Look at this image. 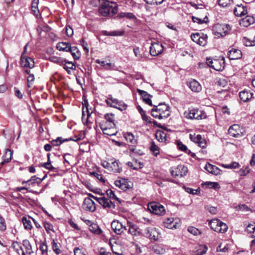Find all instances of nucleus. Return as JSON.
<instances>
[{
    "label": "nucleus",
    "instance_id": "1",
    "mask_svg": "<svg viewBox=\"0 0 255 255\" xmlns=\"http://www.w3.org/2000/svg\"><path fill=\"white\" fill-rule=\"evenodd\" d=\"M102 5L98 8V11L101 16L111 17L118 12V5L116 2L107 0L102 1Z\"/></svg>",
    "mask_w": 255,
    "mask_h": 255
},
{
    "label": "nucleus",
    "instance_id": "2",
    "mask_svg": "<svg viewBox=\"0 0 255 255\" xmlns=\"http://www.w3.org/2000/svg\"><path fill=\"white\" fill-rule=\"evenodd\" d=\"M169 109V106L164 103H160L157 106H154L151 114L153 117L158 119L167 118L170 115Z\"/></svg>",
    "mask_w": 255,
    "mask_h": 255
},
{
    "label": "nucleus",
    "instance_id": "3",
    "mask_svg": "<svg viewBox=\"0 0 255 255\" xmlns=\"http://www.w3.org/2000/svg\"><path fill=\"white\" fill-rule=\"evenodd\" d=\"M185 118L189 119L202 120L206 118V113L197 109H189L184 113Z\"/></svg>",
    "mask_w": 255,
    "mask_h": 255
},
{
    "label": "nucleus",
    "instance_id": "4",
    "mask_svg": "<svg viewBox=\"0 0 255 255\" xmlns=\"http://www.w3.org/2000/svg\"><path fill=\"white\" fill-rule=\"evenodd\" d=\"M80 139V137L78 135L75 136L74 137H70L68 138H63L61 137H58L56 139H53L51 141V144H46L44 148L46 151H50L52 149V145L58 146L64 142L69 141H77Z\"/></svg>",
    "mask_w": 255,
    "mask_h": 255
},
{
    "label": "nucleus",
    "instance_id": "5",
    "mask_svg": "<svg viewBox=\"0 0 255 255\" xmlns=\"http://www.w3.org/2000/svg\"><path fill=\"white\" fill-rule=\"evenodd\" d=\"M211 228L218 233H224L228 230V226L218 219L211 220L209 223Z\"/></svg>",
    "mask_w": 255,
    "mask_h": 255
},
{
    "label": "nucleus",
    "instance_id": "6",
    "mask_svg": "<svg viewBox=\"0 0 255 255\" xmlns=\"http://www.w3.org/2000/svg\"><path fill=\"white\" fill-rule=\"evenodd\" d=\"M231 26L228 24H217L214 27V33L217 37H223L228 34L231 30Z\"/></svg>",
    "mask_w": 255,
    "mask_h": 255
},
{
    "label": "nucleus",
    "instance_id": "7",
    "mask_svg": "<svg viewBox=\"0 0 255 255\" xmlns=\"http://www.w3.org/2000/svg\"><path fill=\"white\" fill-rule=\"evenodd\" d=\"M83 100L82 104L83 105L82 107V122L84 124H88L89 122V119L90 118L91 114L93 113V110L91 108H89V105L88 101L86 100L85 95L83 96Z\"/></svg>",
    "mask_w": 255,
    "mask_h": 255
},
{
    "label": "nucleus",
    "instance_id": "8",
    "mask_svg": "<svg viewBox=\"0 0 255 255\" xmlns=\"http://www.w3.org/2000/svg\"><path fill=\"white\" fill-rule=\"evenodd\" d=\"M143 236L154 241H158L161 237L158 229L150 227L144 229Z\"/></svg>",
    "mask_w": 255,
    "mask_h": 255
},
{
    "label": "nucleus",
    "instance_id": "9",
    "mask_svg": "<svg viewBox=\"0 0 255 255\" xmlns=\"http://www.w3.org/2000/svg\"><path fill=\"white\" fill-rule=\"evenodd\" d=\"M170 171L173 177H182L187 174L188 169L184 165L180 164L176 167H172Z\"/></svg>",
    "mask_w": 255,
    "mask_h": 255
},
{
    "label": "nucleus",
    "instance_id": "10",
    "mask_svg": "<svg viewBox=\"0 0 255 255\" xmlns=\"http://www.w3.org/2000/svg\"><path fill=\"white\" fill-rule=\"evenodd\" d=\"M147 207L150 212L154 214L162 215L165 213L164 207L158 202H152L149 203H148Z\"/></svg>",
    "mask_w": 255,
    "mask_h": 255
},
{
    "label": "nucleus",
    "instance_id": "11",
    "mask_svg": "<svg viewBox=\"0 0 255 255\" xmlns=\"http://www.w3.org/2000/svg\"><path fill=\"white\" fill-rule=\"evenodd\" d=\"M111 227L113 231L117 235H122L127 230V225L120 222L118 220H114L111 223Z\"/></svg>",
    "mask_w": 255,
    "mask_h": 255
},
{
    "label": "nucleus",
    "instance_id": "12",
    "mask_svg": "<svg viewBox=\"0 0 255 255\" xmlns=\"http://www.w3.org/2000/svg\"><path fill=\"white\" fill-rule=\"evenodd\" d=\"M95 198L105 209H114L115 208V203L109 198H106L105 197H96Z\"/></svg>",
    "mask_w": 255,
    "mask_h": 255
},
{
    "label": "nucleus",
    "instance_id": "13",
    "mask_svg": "<svg viewBox=\"0 0 255 255\" xmlns=\"http://www.w3.org/2000/svg\"><path fill=\"white\" fill-rule=\"evenodd\" d=\"M127 228H128V233L134 237H138L141 235L142 230L139 228L138 225L128 221L127 222Z\"/></svg>",
    "mask_w": 255,
    "mask_h": 255
},
{
    "label": "nucleus",
    "instance_id": "14",
    "mask_svg": "<svg viewBox=\"0 0 255 255\" xmlns=\"http://www.w3.org/2000/svg\"><path fill=\"white\" fill-rule=\"evenodd\" d=\"M115 184L116 187L121 189L124 191L132 188V183L129 181L128 179L125 178H121L115 181Z\"/></svg>",
    "mask_w": 255,
    "mask_h": 255
},
{
    "label": "nucleus",
    "instance_id": "15",
    "mask_svg": "<svg viewBox=\"0 0 255 255\" xmlns=\"http://www.w3.org/2000/svg\"><path fill=\"white\" fill-rule=\"evenodd\" d=\"M224 60V59L223 58L221 60V61H223L222 64L219 60L215 59L214 60H210V59L207 58V64L210 67L216 71H222L225 67Z\"/></svg>",
    "mask_w": 255,
    "mask_h": 255
},
{
    "label": "nucleus",
    "instance_id": "16",
    "mask_svg": "<svg viewBox=\"0 0 255 255\" xmlns=\"http://www.w3.org/2000/svg\"><path fill=\"white\" fill-rule=\"evenodd\" d=\"M163 51V46L158 42L151 43L150 47V53L152 56H156L161 54Z\"/></svg>",
    "mask_w": 255,
    "mask_h": 255
},
{
    "label": "nucleus",
    "instance_id": "17",
    "mask_svg": "<svg viewBox=\"0 0 255 255\" xmlns=\"http://www.w3.org/2000/svg\"><path fill=\"white\" fill-rule=\"evenodd\" d=\"M20 65L24 68H32L34 66V62L32 58L24 55V53L21 55Z\"/></svg>",
    "mask_w": 255,
    "mask_h": 255
},
{
    "label": "nucleus",
    "instance_id": "18",
    "mask_svg": "<svg viewBox=\"0 0 255 255\" xmlns=\"http://www.w3.org/2000/svg\"><path fill=\"white\" fill-rule=\"evenodd\" d=\"M190 139L193 142L197 144V145L201 147L205 148L206 146V140L202 137V135L200 134L196 135L195 134H190L189 135Z\"/></svg>",
    "mask_w": 255,
    "mask_h": 255
},
{
    "label": "nucleus",
    "instance_id": "19",
    "mask_svg": "<svg viewBox=\"0 0 255 255\" xmlns=\"http://www.w3.org/2000/svg\"><path fill=\"white\" fill-rule=\"evenodd\" d=\"M228 133L230 136L234 137H241L243 135V132L241 131L238 125H233L228 129Z\"/></svg>",
    "mask_w": 255,
    "mask_h": 255
},
{
    "label": "nucleus",
    "instance_id": "20",
    "mask_svg": "<svg viewBox=\"0 0 255 255\" xmlns=\"http://www.w3.org/2000/svg\"><path fill=\"white\" fill-rule=\"evenodd\" d=\"M83 208L87 211L94 212L96 210L95 204L92 199L89 198H86L84 200Z\"/></svg>",
    "mask_w": 255,
    "mask_h": 255
},
{
    "label": "nucleus",
    "instance_id": "21",
    "mask_svg": "<svg viewBox=\"0 0 255 255\" xmlns=\"http://www.w3.org/2000/svg\"><path fill=\"white\" fill-rule=\"evenodd\" d=\"M114 115L112 113L106 114L104 116V120L99 123L100 124H105V126H107V124L110 126V127H115L114 123Z\"/></svg>",
    "mask_w": 255,
    "mask_h": 255
},
{
    "label": "nucleus",
    "instance_id": "22",
    "mask_svg": "<svg viewBox=\"0 0 255 255\" xmlns=\"http://www.w3.org/2000/svg\"><path fill=\"white\" fill-rule=\"evenodd\" d=\"M228 56L230 60H236L242 57V53L240 50L232 48L228 51Z\"/></svg>",
    "mask_w": 255,
    "mask_h": 255
},
{
    "label": "nucleus",
    "instance_id": "23",
    "mask_svg": "<svg viewBox=\"0 0 255 255\" xmlns=\"http://www.w3.org/2000/svg\"><path fill=\"white\" fill-rule=\"evenodd\" d=\"M100 127L103 131L104 133L109 136L116 135L117 132L115 127H110V126H105V124H100Z\"/></svg>",
    "mask_w": 255,
    "mask_h": 255
},
{
    "label": "nucleus",
    "instance_id": "24",
    "mask_svg": "<svg viewBox=\"0 0 255 255\" xmlns=\"http://www.w3.org/2000/svg\"><path fill=\"white\" fill-rule=\"evenodd\" d=\"M163 226L166 228L173 229H176L178 224L175 222L173 218H167L163 221Z\"/></svg>",
    "mask_w": 255,
    "mask_h": 255
},
{
    "label": "nucleus",
    "instance_id": "25",
    "mask_svg": "<svg viewBox=\"0 0 255 255\" xmlns=\"http://www.w3.org/2000/svg\"><path fill=\"white\" fill-rule=\"evenodd\" d=\"M124 137L127 141L130 144V147L135 146L137 143V139L134 135L129 132H126L124 134Z\"/></svg>",
    "mask_w": 255,
    "mask_h": 255
},
{
    "label": "nucleus",
    "instance_id": "26",
    "mask_svg": "<svg viewBox=\"0 0 255 255\" xmlns=\"http://www.w3.org/2000/svg\"><path fill=\"white\" fill-rule=\"evenodd\" d=\"M253 93L248 90H243L240 92L239 97L244 102H247L253 98Z\"/></svg>",
    "mask_w": 255,
    "mask_h": 255
},
{
    "label": "nucleus",
    "instance_id": "27",
    "mask_svg": "<svg viewBox=\"0 0 255 255\" xmlns=\"http://www.w3.org/2000/svg\"><path fill=\"white\" fill-rule=\"evenodd\" d=\"M209 173L214 175H218L220 174L221 170L217 166L210 163H207L204 168Z\"/></svg>",
    "mask_w": 255,
    "mask_h": 255
},
{
    "label": "nucleus",
    "instance_id": "28",
    "mask_svg": "<svg viewBox=\"0 0 255 255\" xmlns=\"http://www.w3.org/2000/svg\"><path fill=\"white\" fill-rule=\"evenodd\" d=\"M234 13L236 16H242L247 13V10L246 7L242 4L237 5L234 9Z\"/></svg>",
    "mask_w": 255,
    "mask_h": 255
},
{
    "label": "nucleus",
    "instance_id": "29",
    "mask_svg": "<svg viewBox=\"0 0 255 255\" xmlns=\"http://www.w3.org/2000/svg\"><path fill=\"white\" fill-rule=\"evenodd\" d=\"M188 85L190 89L194 92H199L202 89V87L200 83L195 80L190 81Z\"/></svg>",
    "mask_w": 255,
    "mask_h": 255
},
{
    "label": "nucleus",
    "instance_id": "30",
    "mask_svg": "<svg viewBox=\"0 0 255 255\" xmlns=\"http://www.w3.org/2000/svg\"><path fill=\"white\" fill-rule=\"evenodd\" d=\"M110 171L114 173H120L122 171V168L117 160L113 161L110 164Z\"/></svg>",
    "mask_w": 255,
    "mask_h": 255
},
{
    "label": "nucleus",
    "instance_id": "31",
    "mask_svg": "<svg viewBox=\"0 0 255 255\" xmlns=\"http://www.w3.org/2000/svg\"><path fill=\"white\" fill-rule=\"evenodd\" d=\"M137 92L141 96L143 101L147 104L152 106V102L150 98V95L145 91L138 89Z\"/></svg>",
    "mask_w": 255,
    "mask_h": 255
},
{
    "label": "nucleus",
    "instance_id": "32",
    "mask_svg": "<svg viewBox=\"0 0 255 255\" xmlns=\"http://www.w3.org/2000/svg\"><path fill=\"white\" fill-rule=\"evenodd\" d=\"M96 62L100 64L107 70H115V64L112 63H107L105 61H101L99 59H97Z\"/></svg>",
    "mask_w": 255,
    "mask_h": 255
},
{
    "label": "nucleus",
    "instance_id": "33",
    "mask_svg": "<svg viewBox=\"0 0 255 255\" xmlns=\"http://www.w3.org/2000/svg\"><path fill=\"white\" fill-rule=\"evenodd\" d=\"M254 22L255 18L253 16L247 15L242 19L240 23L244 26L247 27L251 24H253Z\"/></svg>",
    "mask_w": 255,
    "mask_h": 255
},
{
    "label": "nucleus",
    "instance_id": "34",
    "mask_svg": "<svg viewBox=\"0 0 255 255\" xmlns=\"http://www.w3.org/2000/svg\"><path fill=\"white\" fill-rule=\"evenodd\" d=\"M22 246L25 250V253L30 255L33 253L32 249V246L28 240H24L22 242Z\"/></svg>",
    "mask_w": 255,
    "mask_h": 255
},
{
    "label": "nucleus",
    "instance_id": "35",
    "mask_svg": "<svg viewBox=\"0 0 255 255\" xmlns=\"http://www.w3.org/2000/svg\"><path fill=\"white\" fill-rule=\"evenodd\" d=\"M12 247L14 251L17 253V255H25V252L18 242H14L12 244Z\"/></svg>",
    "mask_w": 255,
    "mask_h": 255
},
{
    "label": "nucleus",
    "instance_id": "36",
    "mask_svg": "<svg viewBox=\"0 0 255 255\" xmlns=\"http://www.w3.org/2000/svg\"><path fill=\"white\" fill-rule=\"evenodd\" d=\"M70 44L67 42H59L57 44L56 48L59 51L68 52L70 47Z\"/></svg>",
    "mask_w": 255,
    "mask_h": 255
},
{
    "label": "nucleus",
    "instance_id": "37",
    "mask_svg": "<svg viewBox=\"0 0 255 255\" xmlns=\"http://www.w3.org/2000/svg\"><path fill=\"white\" fill-rule=\"evenodd\" d=\"M127 165L134 170H138L140 169L143 166V163L138 162L136 160L132 162H128L127 163Z\"/></svg>",
    "mask_w": 255,
    "mask_h": 255
},
{
    "label": "nucleus",
    "instance_id": "38",
    "mask_svg": "<svg viewBox=\"0 0 255 255\" xmlns=\"http://www.w3.org/2000/svg\"><path fill=\"white\" fill-rule=\"evenodd\" d=\"M63 68L69 74H72L74 73L76 66V65L74 64L72 62H68L64 65Z\"/></svg>",
    "mask_w": 255,
    "mask_h": 255
},
{
    "label": "nucleus",
    "instance_id": "39",
    "mask_svg": "<svg viewBox=\"0 0 255 255\" xmlns=\"http://www.w3.org/2000/svg\"><path fill=\"white\" fill-rule=\"evenodd\" d=\"M88 228L91 232L96 235H100L102 232V230L99 226L95 223L91 224V226Z\"/></svg>",
    "mask_w": 255,
    "mask_h": 255
},
{
    "label": "nucleus",
    "instance_id": "40",
    "mask_svg": "<svg viewBox=\"0 0 255 255\" xmlns=\"http://www.w3.org/2000/svg\"><path fill=\"white\" fill-rule=\"evenodd\" d=\"M47 175H45L42 178L36 177L35 175L31 177L30 179L27 180L26 182H29L30 185L36 183L38 185L40 184L42 181L46 177Z\"/></svg>",
    "mask_w": 255,
    "mask_h": 255
},
{
    "label": "nucleus",
    "instance_id": "41",
    "mask_svg": "<svg viewBox=\"0 0 255 255\" xmlns=\"http://www.w3.org/2000/svg\"><path fill=\"white\" fill-rule=\"evenodd\" d=\"M68 51L70 52L73 57L75 59H78L80 58V52L79 49L76 46H70Z\"/></svg>",
    "mask_w": 255,
    "mask_h": 255
},
{
    "label": "nucleus",
    "instance_id": "42",
    "mask_svg": "<svg viewBox=\"0 0 255 255\" xmlns=\"http://www.w3.org/2000/svg\"><path fill=\"white\" fill-rule=\"evenodd\" d=\"M150 149L152 154L155 156H157L159 154L160 148L153 141H152L150 143Z\"/></svg>",
    "mask_w": 255,
    "mask_h": 255
},
{
    "label": "nucleus",
    "instance_id": "43",
    "mask_svg": "<svg viewBox=\"0 0 255 255\" xmlns=\"http://www.w3.org/2000/svg\"><path fill=\"white\" fill-rule=\"evenodd\" d=\"M166 134L163 131L158 130L155 133V137L157 140L160 142L166 140Z\"/></svg>",
    "mask_w": 255,
    "mask_h": 255
},
{
    "label": "nucleus",
    "instance_id": "44",
    "mask_svg": "<svg viewBox=\"0 0 255 255\" xmlns=\"http://www.w3.org/2000/svg\"><path fill=\"white\" fill-rule=\"evenodd\" d=\"M243 41L246 46H253L255 45V36L252 38L245 37Z\"/></svg>",
    "mask_w": 255,
    "mask_h": 255
},
{
    "label": "nucleus",
    "instance_id": "45",
    "mask_svg": "<svg viewBox=\"0 0 255 255\" xmlns=\"http://www.w3.org/2000/svg\"><path fill=\"white\" fill-rule=\"evenodd\" d=\"M102 33L104 35L111 36L123 35L124 34V32L118 31H108L106 30H104V31H102Z\"/></svg>",
    "mask_w": 255,
    "mask_h": 255
},
{
    "label": "nucleus",
    "instance_id": "46",
    "mask_svg": "<svg viewBox=\"0 0 255 255\" xmlns=\"http://www.w3.org/2000/svg\"><path fill=\"white\" fill-rule=\"evenodd\" d=\"M207 38L208 36L207 34L202 33L201 36H200V38L199 39L198 41L196 43H197L200 46H204L207 43Z\"/></svg>",
    "mask_w": 255,
    "mask_h": 255
},
{
    "label": "nucleus",
    "instance_id": "47",
    "mask_svg": "<svg viewBox=\"0 0 255 255\" xmlns=\"http://www.w3.org/2000/svg\"><path fill=\"white\" fill-rule=\"evenodd\" d=\"M118 101V99L113 98L111 95L106 100L107 104L110 107L114 108L117 106Z\"/></svg>",
    "mask_w": 255,
    "mask_h": 255
},
{
    "label": "nucleus",
    "instance_id": "48",
    "mask_svg": "<svg viewBox=\"0 0 255 255\" xmlns=\"http://www.w3.org/2000/svg\"><path fill=\"white\" fill-rule=\"evenodd\" d=\"M118 17L119 18L126 17L129 19H132L135 18L134 15L131 12H121L118 15Z\"/></svg>",
    "mask_w": 255,
    "mask_h": 255
},
{
    "label": "nucleus",
    "instance_id": "49",
    "mask_svg": "<svg viewBox=\"0 0 255 255\" xmlns=\"http://www.w3.org/2000/svg\"><path fill=\"white\" fill-rule=\"evenodd\" d=\"M177 145L178 146V148L181 151H184L186 153H189L191 152L190 150H188L187 147L185 144H183V143L180 141L177 140Z\"/></svg>",
    "mask_w": 255,
    "mask_h": 255
},
{
    "label": "nucleus",
    "instance_id": "50",
    "mask_svg": "<svg viewBox=\"0 0 255 255\" xmlns=\"http://www.w3.org/2000/svg\"><path fill=\"white\" fill-rule=\"evenodd\" d=\"M22 221L25 229L31 230L32 229V226L30 220L27 219L26 217H23Z\"/></svg>",
    "mask_w": 255,
    "mask_h": 255
},
{
    "label": "nucleus",
    "instance_id": "51",
    "mask_svg": "<svg viewBox=\"0 0 255 255\" xmlns=\"http://www.w3.org/2000/svg\"><path fill=\"white\" fill-rule=\"evenodd\" d=\"M188 231L190 233L193 234L194 236L199 235L202 234V232L199 229H198L194 227H188Z\"/></svg>",
    "mask_w": 255,
    "mask_h": 255
},
{
    "label": "nucleus",
    "instance_id": "52",
    "mask_svg": "<svg viewBox=\"0 0 255 255\" xmlns=\"http://www.w3.org/2000/svg\"><path fill=\"white\" fill-rule=\"evenodd\" d=\"M235 209L237 211L247 212L251 210L250 208L245 204H241L235 207Z\"/></svg>",
    "mask_w": 255,
    "mask_h": 255
},
{
    "label": "nucleus",
    "instance_id": "53",
    "mask_svg": "<svg viewBox=\"0 0 255 255\" xmlns=\"http://www.w3.org/2000/svg\"><path fill=\"white\" fill-rule=\"evenodd\" d=\"M60 244L55 242L54 239L52 241V248L53 251L56 254H59L60 253L61 251L59 249Z\"/></svg>",
    "mask_w": 255,
    "mask_h": 255
},
{
    "label": "nucleus",
    "instance_id": "54",
    "mask_svg": "<svg viewBox=\"0 0 255 255\" xmlns=\"http://www.w3.org/2000/svg\"><path fill=\"white\" fill-rule=\"evenodd\" d=\"M106 194L107 196L110 199H114L117 201H119V199L115 195L114 191L112 190L111 189H108L106 191Z\"/></svg>",
    "mask_w": 255,
    "mask_h": 255
},
{
    "label": "nucleus",
    "instance_id": "55",
    "mask_svg": "<svg viewBox=\"0 0 255 255\" xmlns=\"http://www.w3.org/2000/svg\"><path fill=\"white\" fill-rule=\"evenodd\" d=\"M11 152L10 149H6L5 150V158L4 159L3 161L1 162L2 164H3L4 163L8 162L11 159Z\"/></svg>",
    "mask_w": 255,
    "mask_h": 255
},
{
    "label": "nucleus",
    "instance_id": "56",
    "mask_svg": "<svg viewBox=\"0 0 255 255\" xmlns=\"http://www.w3.org/2000/svg\"><path fill=\"white\" fill-rule=\"evenodd\" d=\"M90 175H93L98 180L101 181L102 183H104L105 182V180L104 178L103 175L100 173L95 172H92L90 173Z\"/></svg>",
    "mask_w": 255,
    "mask_h": 255
},
{
    "label": "nucleus",
    "instance_id": "57",
    "mask_svg": "<svg viewBox=\"0 0 255 255\" xmlns=\"http://www.w3.org/2000/svg\"><path fill=\"white\" fill-rule=\"evenodd\" d=\"M49 60L52 62L58 63L61 65L63 63V60L60 58L56 56H51L49 58Z\"/></svg>",
    "mask_w": 255,
    "mask_h": 255
},
{
    "label": "nucleus",
    "instance_id": "58",
    "mask_svg": "<svg viewBox=\"0 0 255 255\" xmlns=\"http://www.w3.org/2000/svg\"><path fill=\"white\" fill-rule=\"evenodd\" d=\"M127 105L125 104L123 101L118 100L117 106L115 108L118 109L121 111H123L126 109Z\"/></svg>",
    "mask_w": 255,
    "mask_h": 255
},
{
    "label": "nucleus",
    "instance_id": "59",
    "mask_svg": "<svg viewBox=\"0 0 255 255\" xmlns=\"http://www.w3.org/2000/svg\"><path fill=\"white\" fill-rule=\"evenodd\" d=\"M44 227L47 233L49 234L51 232H54L53 227L51 224L48 222H44Z\"/></svg>",
    "mask_w": 255,
    "mask_h": 255
},
{
    "label": "nucleus",
    "instance_id": "60",
    "mask_svg": "<svg viewBox=\"0 0 255 255\" xmlns=\"http://www.w3.org/2000/svg\"><path fill=\"white\" fill-rule=\"evenodd\" d=\"M146 3L151 5H158L161 4L164 0H143Z\"/></svg>",
    "mask_w": 255,
    "mask_h": 255
},
{
    "label": "nucleus",
    "instance_id": "61",
    "mask_svg": "<svg viewBox=\"0 0 255 255\" xmlns=\"http://www.w3.org/2000/svg\"><path fill=\"white\" fill-rule=\"evenodd\" d=\"M233 0H218V4L222 7H226L230 4Z\"/></svg>",
    "mask_w": 255,
    "mask_h": 255
},
{
    "label": "nucleus",
    "instance_id": "62",
    "mask_svg": "<svg viewBox=\"0 0 255 255\" xmlns=\"http://www.w3.org/2000/svg\"><path fill=\"white\" fill-rule=\"evenodd\" d=\"M6 229V224L4 218L0 214V231H4Z\"/></svg>",
    "mask_w": 255,
    "mask_h": 255
},
{
    "label": "nucleus",
    "instance_id": "63",
    "mask_svg": "<svg viewBox=\"0 0 255 255\" xmlns=\"http://www.w3.org/2000/svg\"><path fill=\"white\" fill-rule=\"evenodd\" d=\"M204 184L206 185L209 187L213 189H216L217 188H219V185L217 182H206Z\"/></svg>",
    "mask_w": 255,
    "mask_h": 255
},
{
    "label": "nucleus",
    "instance_id": "64",
    "mask_svg": "<svg viewBox=\"0 0 255 255\" xmlns=\"http://www.w3.org/2000/svg\"><path fill=\"white\" fill-rule=\"evenodd\" d=\"M134 147L135 146H131L129 147V150L131 152L139 155H142L143 154V152L142 150L140 149H137Z\"/></svg>",
    "mask_w": 255,
    "mask_h": 255
}]
</instances>
